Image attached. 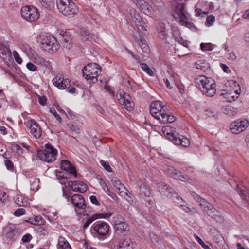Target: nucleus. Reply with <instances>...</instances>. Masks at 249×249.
<instances>
[{
	"mask_svg": "<svg viewBox=\"0 0 249 249\" xmlns=\"http://www.w3.org/2000/svg\"><path fill=\"white\" fill-rule=\"evenodd\" d=\"M150 112L160 123H171L176 120L175 117L167 113L165 107L162 105V102L160 101H156L151 103Z\"/></svg>",
	"mask_w": 249,
	"mask_h": 249,
	"instance_id": "1",
	"label": "nucleus"
},
{
	"mask_svg": "<svg viewBox=\"0 0 249 249\" xmlns=\"http://www.w3.org/2000/svg\"><path fill=\"white\" fill-rule=\"evenodd\" d=\"M195 83L203 95L207 97H213L215 94V82L211 78L203 75H199L195 78Z\"/></svg>",
	"mask_w": 249,
	"mask_h": 249,
	"instance_id": "2",
	"label": "nucleus"
},
{
	"mask_svg": "<svg viewBox=\"0 0 249 249\" xmlns=\"http://www.w3.org/2000/svg\"><path fill=\"white\" fill-rule=\"evenodd\" d=\"M161 130L166 138L175 144L181 145L182 147H188L190 145L189 139L177 133L174 128L167 125L163 126Z\"/></svg>",
	"mask_w": 249,
	"mask_h": 249,
	"instance_id": "3",
	"label": "nucleus"
},
{
	"mask_svg": "<svg viewBox=\"0 0 249 249\" xmlns=\"http://www.w3.org/2000/svg\"><path fill=\"white\" fill-rule=\"evenodd\" d=\"M37 41L40 47L49 53H54L59 48V44L56 38L50 35H40L37 38Z\"/></svg>",
	"mask_w": 249,
	"mask_h": 249,
	"instance_id": "4",
	"label": "nucleus"
},
{
	"mask_svg": "<svg viewBox=\"0 0 249 249\" xmlns=\"http://www.w3.org/2000/svg\"><path fill=\"white\" fill-rule=\"evenodd\" d=\"M59 11L66 16L73 17L79 12L77 6L72 0H56Z\"/></svg>",
	"mask_w": 249,
	"mask_h": 249,
	"instance_id": "5",
	"label": "nucleus"
},
{
	"mask_svg": "<svg viewBox=\"0 0 249 249\" xmlns=\"http://www.w3.org/2000/svg\"><path fill=\"white\" fill-rule=\"evenodd\" d=\"M83 76L90 83H95L101 72L100 66L97 63H89L82 70Z\"/></svg>",
	"mask_w": 249,
	"mask_h": 249,
	"instance_id": "6",
	"label": "nucleus"
},
{
	"mask_svg": "<svg viewBox=\"0 0 249 249\" xmlns=\"http://www.w3.org/2000/svg\"><path fill=\"white\" fill-rule=\"evenodd\" d=\"M185 9L184 4L180 1L176 2L175 4V10L173 17L175 20L179 22L181 25L185 26L189 29L194 28V25L187 21V18L184 13Z\"/></svg>",
	"mask_w": 249,
	"mask_h": 249,
	"instance_id": "7",
	"label": "nucleus"
},
{
	"mask_svg": "<svg viewBox=\"0 0 249 249\" xmlns=\"http://www.w3.org/2000/svg\"><path fill=\"white\" fill-rule=\"evenodd\" d=\"M191 194L194 199L200 203V205L203 209L204 211L207 213L209 216L214 219L217 221H220L222 220L219 212L216 209L213 208L208 202L205 201L204 199L201 198L196 193L192 192Z\"/></svg>",
	"mask_w": 249,
	"mask_h": 249,
	"instance_id": "8",
	"label": "nucleus"
},
{
	"mask_svg": "<svg viewBox=\"0 0 249 249\" xmlns=\"http://www.w3.org/2000/svg\"><path fill=\"white\" fill-rule=\"evenodd\" d=\"M45 147V149L38 151L37 154L38 157L41 160L47 162L54 161L57 154V150L50 143H46Z\"/></svg>",
	"mask_w": 249,
	"mask_h": 249,
	"instance_id": "9",
	"label": "nucleus"
},
{
	"mask_svg": "<svg viewBox=\"0 0 249 249\" xmlns=\"http://www.w3.org/2000/svg\"><path fill=\"white\" fill-rule=\"evenodd\" d=\"M132 22L137 27L139 34L141 33L143 35H148V26L142 20L140 14L135 9L130 11Z\"/></svg>",
	"mask_w": 249,
	"mask_h": 249,
	"instance_id": "10",
	"label": "nucleus"
},
{
	"mask_svg": "<svg viewBox=\"0 0 249 249\" xmlns=\"http://www.w3.org/2000/svg\"><path fill=\"white\" fill-rule=\"evenodd\" d=\"M20 13L22 18L29 22L36 21L40 16L37 9L33 6H23L20 9Z\"/></svg>",
	"mask_w": 249,
	"mask_h": 249,
	"instance_id": "11",
	"label": "nucleus"
},
{
	"mask_svg": "<svg viewBox=\"0 0 249 249\" xmlns=\"http://www.w3.org/2000/svg\"><path fill=\"white\" fill-rule=\"evenodd\" d=\"M3 232L7 240L13 242L18 238L22 232V230L18 226L10 224L3 228Z\"/></svg>",
	"mask_w": 249,
	"mask_h": 249,
	"instance_id": "12",
	"label": "nucleus"
},
{
	"mask_svg": "<svg viewBox=\"0 0 249 249\" xmlns=\"http://www.w3.org/2000/svg\"><path fill=\"white\" fill-rule=\"evenodd\" d=\"M229 84L233 85L234 87L232 89L223 93L221 94L226 101L228 102H232L237 99L240 94V89L239 85L234 81L229 82Z\"/></svg>",
	"mask_w": 249,
	"mask_h": 249,
	"instance_id": "13",
	"label": "nucleus"
},
{
	"mask_svg": "<svg viewBox=\"0 0 249 249\" xmlns=\"http://www.w3.org/2000/svg\"><path fill=\"white\" fill-rule=\"evenodd\" d=\"M116 96L119 103L125 109L128 111H131L133 109L134 104L131 101L129 95L125 93L123 90H119Z\"/></svg>",
	"mask_w": 249,
	"mask_h": 249,
	"instance_id": "14",
	"label": "nucleus"
},
{
	"mask_svg": "<svg viewBox=\"0 0 249 249\" xmlns=\"http://www.w3.org/2000/svg\"><path fill=\"white\" fill-rule=\"evenodd\" d=\"M249 121L246 119L238 120L232 122L230 126L231 132L235 134L244 131L249 125Z\"/></svg>",
	"mask_w": 249,
	"mask_h": 249,
	"instance_id": "15",
	"label": "nucleus"
},
{
	"mask_svg": "<svg viewBox=\"0 0 249 249\" xmlns=\"http://www.w3.org/2000/svg\"><path fill=\"white\" fill-rule=\"evenodd\" d=\"M157 188L159 190L167 196L169 197L174 202L179 203V201H182V199L176 193H171L168 190V187L163 182H160L157 184Z\"/></svg>",
	"mask_w": 249,
	"mask_h": 249,
	"instance_id": "16",
	"label": "nucleus"
},
{
	"mask_svg": "<svg viewBox=\"0 0 249 249\" xmlns=\"http://www.w3.org/2000/svg\"><path fill=\"white\" fill-rule=\"evenodd\" d=\"M27 127L30 130V133L36 139L40 138L42 134L41 129L38 124L34 120H28L25 123Z\"/></svg>",
	"mask_w": 249,
	"mask_h": 249,
	"instance_id": "17",
	"label": "nucleus"
},
{
	"mask_svg": "<svg viewBox=\"0 0 249 249\" xmlns=\"http://www.w3.org/2000/svg\"><path fill=\"white\" fill-rule=\"evenodd\" d=\"M54 86L60 89H65L70 86V80L62 75L55 76L52 80Z\"/></svg>",
	"mask_w": 249,
	"mask_h": 249,
	"instance_id": "18",
	"label": "nucleus"
},
{
	"mask_svg": "<svg viewBox=\"0 0 249 249\" xmlns=\"http://www.w3.org/2000/svg\"><path fill=\"white\" fill-rule=\"evenodd\" d=\"M93 230L98 235L102 236H107L109 233V226L106 222H102L92 226Z\"/></svg>",
	"mask_w": 249,
	"mask_h": 249,
	"instance_id": "19",
	"label": "nucleus"
},
{
	"mask_svg": "<svg viewBox=\"0 0 249 249\" xmlns=\"http://www.w3.org/2000/svg\"><path fill=\"white\" fill-rule=\"evenodd\" d=\"M114 229L118 233H123L128 230V224L122 217H115L114 219Z\"/></svg>",
	"mask_w": 249,
	"mask_h": 249,
	"instance_id": "20",
	"label": "nucleus"
},
{
	"mask_svg": "<svg viewBox=\"0 0 249 249\" xmlns=\"http://www.w3.org/2000/svg\"><path fill=\"white\" fill-rule=\"evenodd\" d=\"M112 184L115 188L116 192L122 197L127 196V190L116 177H113L111 179Z\"/></svg>",
	"mask_w": 249,
	"mask_h": 249,
	"instance_id": "21",
	"label": "nucleus"
},
{
	"mask_svg": "<svg viewBox=\"0 0 249 249\" xmlns=\"http://www.w3.org/2000/svg\"><path fill=\"white\" fill-rule=\"evenodd\" d=\"M71 201L75 206L76 211L84 210L86 208V204L83 196L79 194H74L71 197Z\"/></svg>",
	"mask_w": 249,
	"mask_h": 249,
	"instance_id": "22",
	"label": "nucleus"
},
{
	"mask_svg": "<svg viewBox=\"0 0 249 249\" xmlns=\"http://www.w3.org/2000/svg\"><path fill=\"white\" fill-rule=\"evenodd\" d=\"M137 7L145 15L153 18L156 15V11L152 8L151 5L144 0H141Z\"/></svg>",
	"mask_w": 249,
	"mask_h": 249,
	"instance_id": "23",
	"label": "nucleus"
},
{
	"mask_svg": "<svg viewBox=\"0 0 249 249\" xmlns=\"http://www.w3.org/2000/svg\"><path fill=\"white\" fill-rule=\"evenodd\" d=\"M68 185L73 191L80 193H84L87 190V185L82 181H70Z\"/></svg>",
	"mask_w": 249,
	"mask_h": 249,
	"instance_id": "24",
	"label": "nucleus"
},
{
	"mask_svg": "<svg viewBox=\"0 0 249 249\" xmlns=\"http://www.w3.org/2000/svg\"><path fill=\"white\" fill-rule=\"evenodd\" d=\"M167 173L172 178L176 179H179L185 181L188 180V177L182 174L180 171H177L174 168L171 167L167 170Z\"/></svg>",
	"mask_w": 249,
	"mask_h": 249,
	"instance_id": "25",
	"label": "nucleus"
},
{
	"mask_svg": "<svg viewBox=\"0 0 249 249\" xmlns=\"http://www.w3.org/2000/svg\"><path fill=\"white\" fill-rule=\"evenodd\" d=\"M61 168L74 177L77 176V172L75 167L68 160H62Z\"/></svg>",
	"mask_w": 249,
	"mask_h": 249,
	"instance_id": "26",
	"label": "nucleus"
},
{
	"mask_svg": "<svg viewBox=\"0 0 249 249\" xmlns=\"http://www.w3.org/2000/svg\"><path fill=\"white\" fill-rule=\"evenodd\" d=\"M79 34L81 39L83 41H92L95 40L96 36L94 34H89L88 31L85 28L80 29Z\"/></svg>",
	"mask_w": 249,
	"mask_h": 249,
	"instance_id": "27",
	"label": "nucleus"
},
{
	"mask_svg": "<svg viewBox=\"0 0 249 249\" xmlns=\"http://www.w3.org/2000/svg\"><path fill=\"white\" fill-rule=\"evenodd\" d=\"M139 37H135V39L137 42L138 43L139 46L143 52L147 53L149 51V48L145 40L143 38L144 36L146 35H143L141 33L139 34Z\"/></svg>",
	"mask_w": 249,
	"mask_h": 249,
	"instance_id": "28",
	"label": "nucleus"
},
{
	"mask_svg": "<svg viewBox=\"0 0 249 249\" xmlns=\"http://www.w3.org/2000/svg\"><path fill=\"white\" fill-rule=\"evenodd\" d=\"M14 202L19 206L26 207L29 204L28 200L22 195L17 194L14 197Z\"/></svg>",
	"mask_w": 249,
	"mask_h": 249,
	"instance_id": "29",
	"label": "nucleus"
},
{
	"mask_svg": "<svg viewBox=\"0 0 249 249\" xmlns=\"http://www.w3.org/2000/svg\"><path fill=\"white\" fill-rule=\"evenodd\" d=\"M11 53V51L9 48L3 45L0 46V57L3 60H9Z\"/></svg>",
	"mask_w": 249,
	"mask_h": 249,
	"instance_id": "30",
	"label": "nucleus"
},
{
	"mask_svg": "<svg viewBox=\"0 0 249 249\" xmlns=\"http://www.w3.org/2000/svg\"><path fill=\"white\" fill-rule=\"evenodd\" d=\"M134 244L129 239H126L119 243L118 249H134Z\"/></svg>",
	"mask_w": 249,
	"mask_h": 249,
	"instance_id": "31",
	"label": "nucleus"
},
{
	"mask_svg": "<svg viewBox=\"0 0 249 249\" xmlns=\"http://www.w3.org/2000/svg\"><path fill=\"white\" fill-rule=\"evenodd\" d=\"M58 249H71V247L67 240L62 236H60L58 241Z\"/></svg>",
	"mask_w": 249,
	"mask_h": 249,
	"instance_id": "32",
	"label": "nucleus"
},
{
	"mask_svg": "<svg viewBox=\"0 0 249 249\" xmlns=\"http://www.w3.org/2000/svg\"><path fill=\"white\" fill-rule=\"evenodd\" d=\"M222 111L226 115L233 116L236 113L237 109L230 106H224L222 108Z\"/></svg>",
	"mask_w": 249,
	"mask_h": 249,
	"instance_id": "33",
	"label": "nucleus"
},
{
	"mask_svg": "<svg viewBox=\"0 0 249 249\" xmlns=\"http://www.w3.org/2000/svg\"><path fill=\"white\" fill-rule=\"evenodd\" d=\"M196 68L204 71L209 68L208 63L205 60H197L195 63Z\"/></svg>",
	"mask_w": 249,
	"mask_h": 249,
	"instance_id": "34",
	"label": "nucleus"
},
{
	"mask_svg": "<svg viewBox=\"0 0 249 249\" xmlns=\"http://www.w3.org/2000/svg\"><path fill=\"white\" fill-rule=\"evenodd\" d=\"M30 181L31 183V189L34 191H37L39 189V179L36 178L34 177L31 178Z\"/></svg>",
	"mask_w": 249,
	"mask_h": 249,
	"instance_id": "35",
	"label": "nucleus"
},
{
	"mask_svg": "<svg viewBox=\"0 0 249 249\" xmlns=\"http://www.w3.org/2000/svg\"><path fill=\"white\" fill-rule=\"evenodd\" d=\"M35 62L38 65H40L46 68H49L50 67L49 62L46 60H45L43 58L41 57H36L34 58Z\"/></svg>",
	"mask_w": 249,
	"mask_h": 249,
	"instance_id": "36",
	"label": "nucleus"
},
{
	"mask_svg": "<svg viewBox=\"0 0 249 249\" xmlns=\"http://www.w3.org/2000/svg\"><path fill=\"white\" fill-rule=\"evenodd\" d=\"M140 191L142 195H143L145 196H150V191L146 184H142L140 186Z\"/></svg>",
	"mask_w": 249,
	"mask_h": 249,
	"instance_id": "37",
	"label": "nucleus"
},
{
	"mask_svg": "<svg viewBox=\"0 0 249 249\" xmlns=\"http://www.w3.org/2000/svg\"><path fill=\"white\" fill-rule=\"evenodd\" d=\"M140 67L142 71L146 73L149 76H152L154 75V72L145 63H140Z\"/></svg>",
	"mask_w": 249,
	"mask_h": 249,
	"instance_id": "38",
	"label": "nucleus"
},
{
	"mask_svg": "<svg viewBox=\"0 0 249 249\" xmlns=\"http://www.w3.org/2000/svg\"><path fill=\"white\" fill-rule=\"evenodd\" d=\"M54 1L55 0H39L43 6L48 8L53 7Z\"/></svg>",
	"mask_w": 249,
	"mask_h": 249,
	"instance_id": "39",
	"label": "nucleus"
},
{
	"mask_svg": "<svg viewBox=\"0 0 249 249\" xmlns=\"http://www.w3.org/2000/svg\"><path fill=\"white\" fill-rule=\"evenodd\" d=\"M96 219H98V217L97 216V215H96L95 214H93L91 217H89L84 223L83 226V229L85 230L86 228H87L92 222H93Z\"/></svg>",
	"mask_w": 249,
	"mask_h": 249,
	"instance_id": "40",
	"label": "nucleus"
},
{
	"mask_svg": "<svg viewBox=\"0 0 249 249\" xmlns=\"http://www.w3.org/2000/svg\"><path fill=\"white\" fill-rule=\"evenodd\" d=\"M213 45L211 43H201L200 47L203 51H210L213 50Z\"/></svg>",
	"mask_w": 249,
	"mask_h": 249,
	"instance_id": "41",
	"label": "nucleus"
},
{
	"mask_svg": "<svg viewBox=\"0 0 249 249\" xmlns=\"http://www.w3.org/2000/svg\"><path fill=\"white\" fill-rule=\"evenodd\" d=\"M36 231L39 235L46 236L49 234L48 231L47 229L42 226L38 227L36 229Z\"/></svg>",
	"mask_w": 249,
	"mask_h": 249,
	"instance_id": "42",
	"label": "nucleus"
},
{
	"mask_svg": "<svg viewBox=\"0 0 249 249\" xmlns=\"http://www.w3.org/2000/svg\"><path fill=\"white\" fill-rule=\"evenodd\" d=\"M215 21V17L213 15H209L207 17L206 25L207 27L212 26Z\"/></svg>",
	"mask_w": 249,
	"mask_h": 249,
	"instance_id": "43",
	"label": "nucleus"
},
{
	"mask_svg": "<svg viewBox=\"0 0 249 249\" xmlns=\"http://www.w3.org/2000/svg\"><path fill=\"white\" fill-rule=\"evenodd\" d=\"M49 111L51 113H52L55 118L59 122L61 123L62 122V119L61 117L58 114L56 111V110L54 107H51L49 108Z\"/></svg>",
	"mask_w": 249,
	"mask_h": 249,
	"instance_id": "44",
	"label": "nucleus"
},
{
	"mask_svg": "<svg viewBox=\"0 0 249 249\" xmlns=\"http://www.w3.org/2000/svg\"><path fill=\"white\" fill-rule=\"evenodd\" d=\"M100 162L101 165L107 172H111L112 171L111 168L107 162L104 160H101Z\"/></svg>",
	"mask_w": 249,
	"mask_h": 249,
	"instance_id": "45",
	"label": "nucleus"
},
{
	"mask_svg": "<svg viewBox=\"0 0 249 249\" xmlns=\"http://www.w3.org/2000/svg\"><path fill=\"white\" fill-rule=\"evenodd\" d=\"M158 32L159 34V37L162 39H164L166 37V33L165 28L163 27H160L158 28Z\"/></svg>",
	"mask_w": 249,
	"mask_h": 249,
	"instance_id": "46",
	"label": "nucleus"
},
{
	"mask_svg": "<svg viewBox=\"0 0 249 249\" xmlns=\"http://www.w3.org/2000/svg\"><path fill=\"white\" fill-rule=\"evenodd\" d=\"M96 215H97V216L98 217V219L102 218V219H107L109 217H110L112 214V213L111 212H108L107 213H95Z\"/></svg>",
	"mask_w": 249,
	"mask_h": 249,
	"instance_id": "47",
	"label": "nucleus"
},
{
	"mask_svg": "<svg viewBox=\"0 0 249 249\" xmlns=\"http://www.w3.org/2000/svg\"><path fill=\"white\" fill-rule=\"evenodd\" d=\"M99 183L104 191L108 195H110L111 192L108 188L105 182L102 179H101Z\"/></svg>",
	"mask_w": 249,
	"mask_h": 249,
	"instance_id": "48",
	"label": "nucleus"
},
{
	"mask_svg": "<svg viewBox=\"0 0 249 249\" xmlns=\"http://www.w3.org/2000/svg\"><path fill=\"white\" fill-rule=\"evenodd\" d=\"M195 237L197 242L204 249H211L209 246L206 245L204 242L202 240V239L197 236V235H195Z\"/></svg>",
	"mask_w": 249,
	"mask_h": 249,
	"instance_id": "49",
	"label": "nucleus"
},
{
	"mask_svg": "<svg viewBox=\"0 0 249 249\" xmlns=\"http://www.w3.org/2000/svg\"><path fill=\"white\" fill-rule=\"evenodd\" d=\"M175 40L176 41L179 42L181 44H182L184 47H187L188 46V42L186 40H184L183 38L179 36H175Z\"/></svg>",
	"mask_w": 249,
	"mask_h": 249,
	"instance_id": "50",
	"label": "nucleus"
},
{
	"mask_svg": "<svg viewBox=\"0 0 249 249\" xmlns=\"http://www.w3.org/2000/svg\"><path fill=\"white\" fill-rule=\"evenodd\" d=\"M13 55L14 56V58L16 61V62L18 64H21L22 63V59L20 57V56L18 53L16 51H14L13 52Z\"/></svg>",
	"mask_w": 249,
	"mask_h": 249,
	"instance_id": "51",
	"label": "nucleus"
},
{
	"mask_svg": "<svg viewBox=\"0 0 249 249\" xmlns=\"http://www.w3.org/2000/svg\"><path fill=\"white\" fill-rule=\"evenodd\" d=\"M62 172H59L58 174L57 175L58 179L60 180V182L62 184H65L67 183V179L64 177L63 175H62Z\"/></svg>",
	"mask_w": 249,
	"mask_h": 249,
	"instance_id": "52",
	"label": "nucleus"
},
{
	"mask_svg": "<svg viewBox=\"0 0 249 249\" xmlns=\"http://www.w3.org/2000/svg\"><path fill=\"white\" fill-rule=\"evenodd\" d=\"M25 213V210L23 208H19L17 209L14 212V215L16 216H20L24 215Z\"/></svg>",
	"mask_w": 249,
	"mask_h": 249,
	"instance_id": "53",
	"label": "nucleus"
},
{
	"mask_svg": "<svg viewBox=\"0 0 249 249\" xmlns=\"http://www.w3.org/2000/svg\"><path fill=\"white\" fill-rule=\"evenodd\" d=\"M26 67L29 71H36L37 70L36 66L31 62L28 63L26 64Z\"/></svg>",
	"mask_w": 249,
	"mask_h": 249,
	"instance_id": "54",
	"label": "nucleus"
},
{
	"mask_svg": "<svg viewBox=\"0 0 249 249\" xmlns=\"http://www.w3.org/2000/svg\"><path fill=\"white\" fill-rule=\"evenodd\" d=\"M8 198V196L5 192L1 191L0 193V199L3 203L6 202Z\"/></svg>",
	"mask_w": 249,
	"mask_h": 249,
	"instance_id": "55",
	"label": "nucleus"
},
{
	"mask_svg": "<svg viewBox=\"0 0 249 249\" xmlns=\"http://www.w3.org/2000/svg\"><path fill=\"white\" fill-rule=\"evenodd\" d=\"M204 114L208 117L214 116V112L211 108H206L204 111Z\"/></svg>",
	"mask_w": 249,
	"mask_h": 249,
	"instance_id": "56",
	"label": "nucleus"
},
{
	"mask_svg": "<svg viewBox=\"0 0 249 249\" xmlns=\"http://www.w3.org/2000/svg\"><path fill=\"white\" fill-rule=\"evenodd\" d=\"M39 217H36L35 218H30L28 221L27 222L30 223L32 225H38L39 224Z\"/></svg>",
	"mask_w": 249,
	"mask_h": 249,
	"instance_id": "57",
	"label": "nucleus"
},
{
	"mask_svg": "<svg viewBox=\"0 0 249 249\" xmlns=\"http://www.w3.org/2000/svg\"><path fill=\"white\" fill-rule=\"evenodd\" d=\"M149 237L153 243H156L158 242L159 237L154 233L150 232L149 233Z\"/></svg>",
	"mask_w": 249,
	"mask_h": 249,
	"instance_id": "58",
	"label": "nucleus"
},
{
	"mask_svg": "<svg viewBox=\"0 0 249 249\" xmlns=\"http://www.w3.org/2000/svg\"><path fill=\"white\" fill-rule=\"evenodd\" d=\"M32 238V235L29 233H27V234L24 235L22 237L21 240L23 242H28L31 241Z\"/></svg>",
	"mask_w": 249,
	"mask_h": 249,
	"instance_id": "59",
	"label": "nucleus"
},
{
	"mask_svg": "<svg viewBox=\"0 0 249 249\" xmlns=\"http://www.w3.org/2000/svg\"><path fill=\"white\" fill-rule=\"evenodd\" d=\"M63 191V196L65 197L67 200H69L71 196L70 192L66 190L64 188H62Z\"/></svg>",
	"mask_w": 249,
	"mask_h": 249,
	"instance_id": "60",
	"label": "nucleus"
},
{
	"mask_svg": "<svg viewBox=\"0 0 249 249\" xmlns=\"http://www.w3.org/2000/svg\"><path fill=\"white\" fill-rule=\"evenodd\" d=\"M38 99L40 105L44 106L46 104L47 99L45 96H38Z\"/></svg>",
	"mask_w": 249,
	"mask_h": 249,
	"instance_id": "61",
	"label": "nucleus"
},
{
	"mask_svg": "<svg viewBox=\"0 0 249 249\" xmlns=\"http://www.w3.org/2000/svg\"><path fill=\"white\" fill-rule=\"evenodd\" d=\"M5 165L8 170H11L13 168V164L12 162L9 160H5Z\"/></svg>",
	"mask_w": 249,
	"mask_h": 249,
	"instance_id": "62",
	"label": "nucleus"
},
{
	"mask_svg": "<svg viewBox=\"0 0 249 249\" xmlns=\"http://www.w3.org/2000/svg\"><path fill=\"white\" fill-rule=\"evenodd\" d=\"M134 83L133 80H128L126 82V86L130 89H134L135 87L134 86Z\"/></svg>",
	"mask_w": 249,
	"mask_h": 249,
	"instance_id": "63",
	"label": "nucleus"
},
{
	"mask_svg": "<svg viewBox=\"0 0 249 249\" xmlns=\"http://www.w3.org/2000/svg\"><path fill=\"white\" fill-rule=\"evenodd\" d=\"M90 200L92 204H95L96 205H99V202H98V200L96 198V197L95 196L91 195L90 196Z\"/></svg>",
	"mask_w": 249,
	"mask_h": 249,
	"instance_id": "64",
	"label": "nucleus"
}]
</instances>
